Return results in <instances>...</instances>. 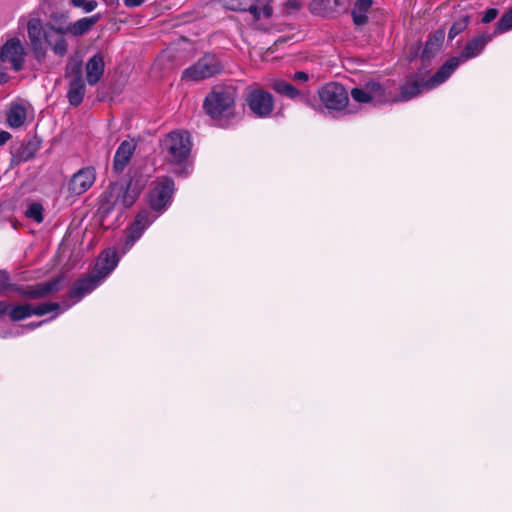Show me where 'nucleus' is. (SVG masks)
<instances>
[{"label":"nucleus","mask_w":512,"mask_h":512,"mask_svg":"<svg viewBox=\"0 0 512 512\" xmlns=\"http://www.w3.org/2000/svg\"><path fill=\"white\" fill-rule=\"evenodd\" d=\"M154 220L155 217L151 216L148 211L144 210L137 214L134 221L126 231L125 250L130 249L134 245Z\"/></svg>","instance_id":"obj_12"},{"label":"nucleus","mask_w":512,"mask_h":512,"mask_svg":"<svg viewBox=\"0 0 512 512\" xmlns=\"http://www.w3.org/2000/svg\"><path fill=\"white\" fill-rule=\"evenodd\" d=\"M25 215L37 223H41L43 221V206L40 203H32L28 206Z\"/></svg>","instance_id":"obj_33"},{"label":"nucleus","mask_w":512,"mask_h":512,"mask_svg":"<svg viewBox=\"0 0 512 512\" xmlns=\"http://www.w3.org/2000/svg\"><path fill=\"white\" fill-rule=\"evenodd\" d=\"M425 88V80L419 75H409L400 86V93L393 94V102H406L417 97Z\"/></svg>","instance_id":"obj_15"},{"label":"nucleus","mask_w":512,"mask_h":512,"mask_svg":"<svg viewBox=\"0 0 512 512\" xmlns=\"http://www.w3.org/2000/svg\"><path fill=\"white\" fill-rule=\"evenodd\" d=\"M137 143L134 139L124 140L117 148L113 168L116 172H122L133 156Z\"/></svg>","instance_id":"obj_17"},{"label":"nucleus","mask_w":512,"mask_h":512,"mask_svg":"<svg viewBox=\"0 0 512 512\" xmlns=\"http://www.w3.org/2000/svg\"><path fill=\"white\" fill-rule=\"evenodd\" d=\"M498 9L497 8H489L487 9L483 16H482V22L483 23H490L491 21H493L494 19H496V17L498 16Z\"/></svg>","instance_id":"obj_38"},{"label":"nucleus","mask_w":512,"mask_h":512,"mask_svg":"<svg viewBox=\"0 0 512 512\" xmlns=\"http://www.w3.org/2000/svg\"><path fill=\"white\" fill-rule=\"evenodd\" d=\"M143 184L131 179L129 182H116L110 187L109 201L121 208L131 207L142 192Z\"/></svg>","instance_id":"obj_4"},{"label":"nucleus","mask_w":512,"mask_h":512,"mask_svg":"<svg viewBox=\"0 0 512 512\" xmlns=\"http://www.w3.org/2000/svg\"><path fill=\"white\" fill-rule=\"evenodd\" d=\"M100 19V14L84 17L74 23L64 24L65 30H68L74 36H81L87 33Z\"/></svg>","instance_id":"obj_23"},{"label":"nucleus","mask_w":512,"mask_h":512,"mask_svg":"<svg viewBox=\"0 0 512 512\" xmlns=\"http://www.w3.org/2000/svg\"><path fill=\"white\" fill-rule=\"evenodd\" d=\"M301 8V3L298 0H289L284 4L286 13H293Z\"/></svg>","instance_id":"obj_39"},{"label":"nucleus","mask_w":512,"mask_h":512,"mask_svg":"<svg viewBox=\"0 0 512 512\" xmlns=\"http://www.w3.org/2000/svg\"><path fill=\"white\" fill-rule=\"evenodd\" d=\"M0 60L9 63L14 71H20L25 61V49L21 41L17 38L7 40L0 47Z\"/></svg>","instance_id":"obj_11"},{"label":"nucleus","mask_w":512,"mask_h":512,"mask_svg":"<svg viewBox=\"0 0 512 512\" xmlns=\"http://www.w3.org/2000/svg\"><path fill=\"white\" fill-rule=\"evenodd\" d=\"M373 4L372 0H357L352 9L351 15L355 25L362 26L368 21L367 13Z\"/></svg>","instance_id":"obj_24"},{"label":"nucleus","mask_w":512,"mask_h":512,"mask_svg":"<svg viewBox=\"0 0 512 512\" xmlns=\"http://www.w3.org/2000/svg\"><path fill=\"white\" fill-rule=\"evenodd\" d=\"M39 149L40 147L37 142L29 141L16 149L13 154V158L18 163L29 161L34 158Z\"/></svg>","instance_id":"obj_25"},{"label":"nucleus","mask_w":512,"mask_h":512,"mask_svg":"<svg viewBox=\"0 0 512 512\" xmlns=\"http://www.w3.org/2000/svg\"><path fill=\"white\" fill-rule=\"evenodd\" d=\"M293 80L298 82H306L308 80V75L303 71H298L294 73Z\"/></svg>","instance_id":"obj_40"},{"label":"nucleus","mask_w":512,"mask_h":512,"mask_svg":"<svg viewBox=\"0 0 512 512\" xmlns=\"http://www.w3.org/2000/svg\"><path fill=\"white\" fill-rule=\"evenodd\" d=\"M71 3L73 6L83 9L86 13L94 11L98 5L96 0H71Z\"/></svg>","instance_id":"obj_36"},{"label":"nucleus","mask_w":512,"mask_h":512,"mask_svg":"<svg viewBox=\"0 0 512 512\" xmlns=\"http://www.w3.org/2000/svg\"><path fill=\"white\" fill-rule=\"evenodd\" d=\"M105 64L100 53L93 55L86 63V79L89 85H96L104 74Z\"/></svg>","instance_id":"obj_20"},{"label":"nucleus","mask_w":512,"mask_h":512,"mask_svg":"<svg viewBox=\"0 0 512 512\" xmlns=\"http://www.w3.org/2000/svg\"><path fill=\"white\" fill-rule=\"evenodd\" d=\"M26 120V110L21 105H15L10 108L7 114V123L12 128L21 127Z\"/></svg>","instance_id":"obj_26"},{"label":"nucleus","mask_w":512,"mask_h":512,"mask_svg":"<svg viewBox=\"0 0 512 512\" xmlns=\"http://www.w3.org/2000/svg\"><path fill=\"white\" fill-rule=\"evenodd\" d=\"M60 305L56 302L42 303L37 306L31 305L32 315L43 316L49 312L59 309Z\"/></svg>","instance_id":"obj_32"},{"label":"nucleus","mask_w":512,"mask_h":512,"mask_svg":"<svg viewBox=\"0 0 512 512\" xmlns=\"http://www.w3.org/2000/svg\"><path fill=\"white\" fill-rule=\"evenodd\" d=\"M66 76H73L69 83L67 92L68 101L73 106L82 103L85 96V83L82 79V63L81 61H70L66 66Z\"/></svg>","instance_id":"obj_8"},{"label":"nucleus","mask_w":512,"mask_h":512,"mask_svg":"<svg viewBox=\"0 0 512 512\" xmlns=\"http://www.w3.org/2000/svg\"><path fill=\"white\" fill-rule=\"evenodd\" d=\"M101 282V277H98L95 273L88 277L78 279L71 287L69 295L71 298L79 301L86 294L93 291Z\"/></svg>","instance_id":"obj_19"},{"label":"nucleus","mask_w":512,"mask_h":512,"mask_svg":"<svg viewBox=\"0 0 512 512\" xmlns=\"http://www.w3.org/2000/svg\"><path fill=\"white\" fill-rule=\"evenodd\" d=\"M60 283L61 278H55L47 282H42L26 287H20L16 285L15 291L24 298L39 299L58 291L60 289Z\"/></svg>","instance_id":"obj_14"},{"label":"nucleus","mask_w":512,"mask_h":512,"mask_svg":"<svg viewBox=\"0 0 512 512\" xmlns=\"http://www.w3.org/2000/svg\"><path fill=\"white\" fill-rule=\"evenodd\" d=\"M333 2L334 6H340L342 5L341 0H314L311 4L312 11H317L319 14H327L328 11L332 10L333 7L330 5V3Z\"/></svg>","instance_id":"obj_30"},{"label":"nucleus","mask_w":512,"mask_h":512,"mask_svg":"<svg viewBox=\"0 0 512 512\" xmlns=\"http://www.w3.org/2000/svg\"><path fill=\"white\" fill-rule=\"evenodd\" d=\"M469 23L468 16H464L459 20L455 21L448 32V38L454 39L458 34L464 31Z\"/></svg>","instance_id":"obj_34"},{"label":"nucleus","mask_w":512,"mask_h":512,"mask_svg":"<svg viewBox=\"0 0 512 512\" xmlns=\"http://www.w3.org/2000/svg\"><path fill=\"white\" fill-rule=\"evenodd\" d=\"M460 63L462 62L458 57H452L448 59L430 79L425 80L426 90H430L445 82L460 65Z\"/></svg>","instance_id":"obj_16"},{"label":"nucleus","mask_w":512,"mask_h":512,"mask_svg":"<svg viewBox=\"0 0 512 512\" xmlns=\"http://www.w3.org/2000/svg\"><path fill=\"white\" fill-rule=\"evenodd\" d=\"M512 29V8L505 12L497 22L493 35L501 34Z\"/></svg>","instance_id":"obj_31"},{"label":"nucleus","mask_w":512,"mask_h":512,"mask_svg":"<svg viewBox=\"0 0 512 512\" xmlns=\"http://www.w3.org/2000/svg\"><path fill=\"white\" fill-rule=\"evenodd\" d=\"M271 0H222L223 6L232 11L249 12L254 20L269 18L272 15V8L269 5Z\"/></svg>","instance_id":"obj_7"},{"label":"nucleus","mask_w":512,"mask_h":512,"mask_svg":"<svg viewBox=\"0 0 512 512\" xmlns=\"http://www.w3.org/2000/svg\"><path fill=\"white\" fill-rule=\"evenodd\" d=\"M10 138H11V135L9 132L1 131L0 132V146L4 145Z\"/></svg>","instance_id":"obj_43"},{"label":"nucleus","mask_w":512,"mask_h":512,"mask_svg":"<svg viewBox=\"0 0 512 512\" xmlns=\"http://www.w3.org/2000/svg\"><path fill=\"white\" fill-rule=\"evenodd\" d=\"M236 90L231 87H215L206 97L203 108L212 119L221 121L234 115Z\"/></svg>","instance_id":"obj_2"},{"label":"nucleus","mask_w":512,"mask_h":512,"mask_svg":"<svg viewBox=\"0 0 512 512\" xmlns=\"http://www.w3.org/2000/svg\"><path fill=\"white\" fill-rule=\"evenodd\" d=\"M493 37V34L488 33H483L473 37L467 42L458 58L461 59V62H464L468 59L478 56L483 51L486 44L490 42Z\"/></svg>","instance_id":"obj_18"},{"label":"nucleus","mask_w":512,"mask_h":512,"mask_svg":"<svg viewBox=\"0 0 512 512\" xmlns=\"http://www.w3.org/2000/svg\"><path fill=\"white\" fill-rule=\"evenodd\" d=\"M351 97L359 103L371 102L368 89L366 85L363 88H353L351 90Z\"/></svg>","instance_id":"obj_35"},{"label":"nucleus","mask_w":512,"mask_h":512,"mask_svg":"<svg viewBox=\"0 0 512 512\" xmlns=\"http://www.w3.org/2000/svg\"><path fill=\"white\" fill-rule=\"evenodd\" d=\"M222 69L215 55L207 54L182 72V79L198 82L218 74Z\"/></svg>","instance_id":"obj_6"},{"label":"nucleus","mask_w":512,"mask_h":512,"mask_svg":"<svg viewBox=\"0 0 512 512\" xmlns=\"http://www.w3.org/2000/svg\"><path fill=\"white\" fill-rule=\"evenodd\" d=\"M175 191V184L172 178L164 176L153 182V186L148 195L150 207L155 211L166 210L172 201Z\"/></svg>","instance_id":"obj_5"},{"label":"nucleus","mask_w":512,"mask_h":512,"mask_svg":"<svg viewBox=\"0 0 512 512\" xmlns=\"http://www.w3.org/2000/svg\"><path fill=\"white\" fill-rule=\"evenodd\" d=\"M162 151L169 162H184L191 152L190 135L181 131L170 132L162 141Z\"/></svg>","instance_id":"obj_3"},{"label":"nucleus","mask_w":512,"mask_h":512,"mask_svg":"<svg viewBox=\"0 0 512 512\" xmlns=\"http://www.w3.org/2000/svg\"><path fill=\"white\" fill-rule=\"evenodd\" d=\"M118 261L117 253L114 250H107L103 252L97 263V271L95 274L103 280L114 270Z\"/></svg>","instance_id":"obj_22"},{"label":"nucleus","mask_w":512,"mask_h":512,"mask_svg":"<svg viewBox=\"0 0 512 512\" xmlns=\"http://www.w3.org/2000/svg\"><path fill=\"white\" fill-rule=\"evenodd\" d=\"M95 179V169L93 167H84L71 177L68 190L72 195H81L92 187Z\"/></svg>","instance_id":"obj_13"},{"label":"nucleus","mask_w":512,"mask_h":512,"mask_svg":"<svg viewBox=\"0 0 512 512\" xmlns=\"http://www.w3.org/2000/svg\"><path fill=\"white\" fill-rule=\"evenodd\" d=\"M7 74L0 69V83H4L7 81Z\"/></svg>","instance_id":"obj_45"},{"label":"nucleus","mask_w":512,"mask_h":512,"mask_svg":"<svg viewBox=\"0 0 512 512\" xmlns=\"http://www.w3.org/2000/svg\"><path fill=\"white\" fill-rule=\"evenodd\" d=\"M319 98L323 105L331 110H341L349 102L346 89L338 83H328L319 90Z\"/></svg>","instance_id":"obj_10"},{"label":"nucleus","mask_w":512,"mask_h":512,"mask_svg":"<svg viewBox=\"0 0 512 512\" xmlns=\"http://www.w3.org/2000/svg\"><path fill=\"white\" fill-rule=\"evenodd\" d=\"M272 89L278 94L285 95L290 99L300 96V92L292 84L281 79L274 80L271 84Z\"/></svg>","instance_id":"obj_27"},{"label":"nucleus","mask_w":512,"mask_h":512,"mask_svg":"<svg viewBox=\"0 0 512 512\" xmlns=\"http://www.w3.org/2000/svg\"><path fill=\"white\" fill-rule=\"evenodd\" d=\"M366 87L369 92L371 101L376 103H387L393 102V93L390 88L391 85L387 82L385 85H381L378 82H367Z\"/></svg>","instance_id":"obj_21"},{"label":"nucleus","mask_w":512,"mask_h":512,"mask_svg":"<svg viewBox=\"0 0 512 512\" xmlns=\"http://www.w3.org/2000/svg\"><path fill=\"white\" fill-rule=\"evenodd\" d=\"M144 0H124V4L126 7L134 8L140 6Z\"/></svg>","instance_id":"obj_41"},{"label":"nucleus","mask_w":512,"mask_h":512,"mask_svg":"<svg viewBox=\"0 0 512 512\" xmlns=\"http://www.w3.org/2000/svg\"><path fill=\"white\" fill-rule=\"evenodd\" d=\"M15 287L16 285L11 283L8 272L0 270V292H5L9 289L15 290Z\"/></svg>","instance_id":"obj_37"},{"label":"nucleus","mask_w":512,"mask_h":512,"mask_svg":"<svg viewBox=\"0 0 512 512\" xmlns=\"http://www.w3.org/2000/svg\"><path fill=\"white\" fill-rule=\"evenodd\" d=\"M445 33L443 30H437L426 42L424 53H431L438 50L444 40Z\"/></svg>","instance_id":"obj_29"},{"label":"nucleus","mask_w":512,"mask_h":512,"mask_svg":"<svg viewBox=\"0 0 512 512\" xmlns=\"http://www.w3.org/2000/svg\"><path fill=\"white\" fill-rule=\"evenodd\" d=\"M304 101L307 105H311L310 100L308 98H305Z\"/></svg>","instance_id":"obj_46"},{"label":"nucleus","mask_w":512,"mask_h":512,"mask_svg":"<svg viewBox=\"0 0 512 512\" xmlns=\"http://www.w3.org/2000/svg\"><path fill=\"white\" fill-rule=\"evenodd\" d=\"M32 316L31 304L10 306L9 317L12 321H20Z\"/></svg>","instance_id":"obj_28"},{"label":"nucleus","mask_w":512,"mask_h":512,"mask_svg":"<svg viewBox=\"0 0 512 512\" xmlns=\"http://www.w3.org/2000/svg\"><path fill=\"white\" fill-rule=\"evenodd\" d=\"M246 103L250 111L259 118L269 116L274 108L273 96L262 89H250L247 92Z\"/></svg>","instance_id":"obj_9"},{"label":"nucleus","mask_w":512,"mask_h":512,"mask_svg":"<svg viewBox=\"0 0 512 512\" xmlns=\"http://www.w3.org/2000/svg\"><path fill=\"white\" fill-rule=\"evenodd\" d=\"M65 25L56 26L54 24H46L43 26L40 19L33 18L28 21L27 33L30 45L37 61L41 62L47 55L46 44L51 48L53 53L59 57H63L68 52V42L65 35Z\"/></svg>","instance_id":"obj_1"},{"label":"nucleus","mask_w":512,"mask_h":512,"mask_svg":"<svg viewBox=\"0 0 512 512\" xmlns=\"http://www.w3.org/2000/svg\"><path fill=\"white\" fill-rule=\"evenodd\" d=\"M44 322L45 321H40V322H37V323H30V324L27 325V327L29 329H35V328L41 326Z\"/></svg>","instance_id":"obj_44"},{"label":"nucleus","mask_w":512,"mask_h":512,"mask_svg":"<svg viewBox=\"0 0 512 512\" xmlns=\"http://www.w3.org/2000/svg\"><path fill=\"white\" fill-rule=\"evenodd\" d=\"M10 306L8 303L4 301H0V315L8 314L10 311Z\"/></svg>","instance_id":"obj_42"}]
</instances>
